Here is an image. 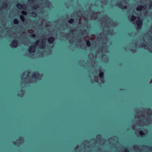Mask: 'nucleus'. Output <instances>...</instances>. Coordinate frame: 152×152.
Wrapping results in <instances>:
<instances>
[{
  "mask_svg": "<svg viewBox=\"0 0 152 152\" xmlns=\"http://www.w3.org/2000/svg\"><path fill=\"white\" fill-rule=\"evenodd\" d=\"M143 23V20L142 19L137 20V28L139 29L141 28Z\"/></svg>",
  "mask_w": 152,
  "mask_h": 152,
  "instance_id": "nucleus-1",
  "label": "nucleus"
},
{
  "mask_svg": "<svg viewBox=\"0 0 152 152\" xmlns=\"http://www.w3.org/2000/svg\"><path fill=\"white\" fill-rule=\"evenodd\" d=\"M35 50V46L32 45L30 46L28 48V51L30 53H34Z\"/></svg>",
  "mask_w": 152,
  "mask_h": 152,
  "instance_id": "nucleus-2",
  "label": "nucleus"
},
{
  "mask_svg": "<svg viewBox=\"0 0 152 152\" xmlns=\"http://www.w3.org/2000/svg\"><path fill=\"white\" fill-rule=\"evenodd\" d=\"M16 6L19 9H23L24 10L26 9V5H24L23 6L21 4L18 3L16 4Z\"/></svg>",
  "mask_w": 152,
  "mask_h": 152,
  "instance_id": "nucleus-3",
  "label": "nucleus"
},
{
  "mask_svg": "<svg viewBox=\"0 0 152 152\" xmlns=\"http://www.w3.org/2000/svg\"><path fill=\"white\" fill-rule=\"evenodd\" d=\"M18 41L16 39H14L12 41V45L14 47L16 48L18 46Z\"/></svg>",
  "mask_w": 152,
  "mask_h": 152,
  "instance_id": "nucleus-4",
  "label": "nucleus"
},
{
  "mask_svg": "<svg viewBox=\"0 0 152 152\" xmlns=\"http://www.w3.org/2000/svg\"><path fill=\"white\" fill-rule=\"evenodd\" d=\"M145 6H142V5H139L137 8V11H139L141 10H142L145 9Z\"/></svg>",
  "mask_w": 152,
  "mask_h": 152,
  "instance_id": "nucleus-5",
  "label": "nucleus"
},
{
  "mask_svg": "<svg viewBox=\"0 0 152 152\" xmlns=\"http://www.w3.org/2000/svg\"><path fill=\"white\" fill-rule=\"evenodd\" d=\"M54 40V38L53 37H50L48 39V42L50 44H53Z\"/></svg>",
  "mask_w": 152,
  "mask_h": 152,
  "instance_id": "nucleus-6",
  "label": "nucleus"
},
{
  "mask_svg": "<svg viewBox=\"0 0 152 152\" xmlns=\"http://www.w3.org/2000/svg\"><path fill=\"white\" fill-rule=\"evenodd\" d=\"M117 5L120 7H123V8L124 9H126L127 8V7L126 6H124L123 7V4H122V3L121 2H119L117 3Z\"/></svg>",
  "mask_w": 152,
  "mask_h": 152,
  "instance_id": "nucleus-7",
  "label": "nucleus"
},
{
  "mask_svg": "<svg viewBox=\"0 0 152 152\" xmlns=\"http://www.w3.org/2000/svg\"><path fill=\"white\" fill-rule=\"evenodd\" d=\"M39 74L38 72L36 73H33L32 75V77L34 79H37L39 77Z\"/></svg>",
  "mask_w": 152,
  "mask_h": 152,
  "instance_id": "nucleus-8",
  "label": "nucleus"
},
{
  "mask_svg": "<svg viewBox=\"0 0 152 152\" xmlns=\"http://www.w3.org/2000/svg\"><path fill=\"white\" fill-rule=\"evenodd\" d=\"M104 72L101 70H99V76L100 78H103L104 77Z\"/></svg>",
  "mask_w": 152,
  "mask_h": 152,
  "instance_id": "nucleus-9",
  "label": "nucleus"
},
{
  "mask_svg": "<svg viewBox=\"0 0 152 152\" xmlns=\"http://www.w3.org/2000/svg\"><path fill=\"white\" fill-rule=\"evenodd\" d=\"M45 43L43 42H40L39 46L40 48H43L45 46Z\"/></svg>",
  "mask_w": 152,
  "mask_h": 152,
  "instance_id": "nucleus-10",
  "label": "nucleus"
},
{
  "mask_svg": "<svg viewBox=\"0 0 152 152\" xmlns=\"http://www.w3.org/2000/svg\"><path fill=\"white\" fill-rule=\"evenodd\" d=\"M75 21V20L74 18H72L68 20V22L70 24L73 23Z\"/></svg>",
  "mask_w": 152,
  "mask_h": 152,
  "instance_id": "nucleus-11",
  "label": "nucleus"
},
{
  "mask_svg": "<svg viewBox=\"0 0 152 152\" xmlns=\"http://www.w3.org/2000/svg\"><path fill=\"white\" fill-rule=\"evenodd\" d=\"M13 23L15 24H17L19 23V21L17 19H15L13 20Z\"/></svg>",
  "mask_w": 152,
  "mask_h": 152,
  "instance_id": "nucleus-12",
  "label": "nucleus"
},
{
  "mask_svg": "<svg viewBox=\"0 0 152 152\" xmlns=\"http://www.w3.org/2000/svg\"><path fill=\"white\" fill-rule=\"evenodd\" d=\"M39 7L38 5H33L32 8L34 10H36L37 9L39 8Z\"/></svg>",
  "mask_w": 152,
  "mask_h": 152,
  "instance_id": "nucleus-13",
  "label": "nucleus"
},
{
  "mask_svg": "<svg viewBox=\"0 0 152 152\" xmlns=\"http://www.w3.org/2000/svg\"><path fill=\"white\" fill-rule=\"evenodd\" d=\"M136 19V16H135L134 15H132L131 18V20L133 22Z\"/></svg>",
  "mask_w": 152,
  "mask_h": 152,
  "instance_id": "nucleus-14",
  "label": "nucleus"
},
{
  "mask_svg": "<svg viewBox=\"0 0 152 152\" xmlns=\"http://www.w3.org/2000/svg\"><path fill=\"white\" fill-rule=\"evenodd\" d=\"M2 5L3 6V7L5 8H6L7 5V3L6 2H4L2 3Z\"/></svg>",
  "mask_w": 152,
  "mask_h": 152,
  "instance_id": "nucleus-15",
  "label": "nucleus"
},
{
  "mask_svg": "<svg viewBox=\"0 0 152 152\" xmlns=\"http://www.w3.org/2000/svg\"><path fill=\"white\" fill-rule=\"evenodd\" d=\"M86 44L88 46L90 47L91 45L90 42L89 40H88L86 42Z\"/></svg>",
  "mask_w": 152,
  "mask_h": 152,
  "instance_id": "nucleus-16",
  "label": "nucleus"
},
{
  "mask_svg": "<svg viewBox=\"0 0 152 152\" xmlns=\"http://www.w3.org/2000/svg\"><path fill=\"white\" fill-rule=\"evenodd\" d=\"M139 133V134L141 136L144 135H145V134L142 131H140Z\"/></svg>",
  "mask_w": 152,
  "mask_h": 152,
  "instance_id": "nucleus-17",
  "label": "nucleus"
},
{
  "mask_svg": "<svg viewBox=\"0 0 152 152\" xmlns=\"http://www.w3.org/2000/svg\"><path fill=\"white\" fill-rule=\"evenodd\" d=\"M20 18L21 20L23 21L24 19H25V18H24V17L22 16V15H20Z\"/></svg>",
  "mask_w": 152,
  "mask_h": 152,
  "instance_id": "nucleus-18",
  "label": "nucleus"
},
{
  "mask_svg": "<svg viewBox=\"0 0 152 152\" xmlns=\"http://www.w3.org/2000/svg\"><path fill=\"white\" fill-rule=\"evenodd\" d=\"M31 14L33 15L34 17H36L37 16V14L35 12H32L31 13Z\"/></svg>",
  "mask_w": 152,
  "mask_h": 152,
  "instance_id": "nucleus-19",
  "label": "nucleus"
},
{
  "mask_svg": "<svg viewBox=\"0 0 152 152\" xmlns=\"http://www.w3.org/2000/svg\"><path fill=\"white\" fill-rule=\"evenodd\" d=\"M21 13L23 15H26V12L24 11H22Z\"/></svg>",
  "mask_w": 152,
  "mask_h": 152,
  "instance_id": "nucleus-20",
  "label": "nucleus"
},
{
  "mask_svg": "<svg viewBox=\"0 0 152 152\" xmlns=\"http://www.w3.org/2000/svg\"><path fill=\"white\" fill-rule=\"evenodd\" d=\"M124 150L125 152H129V150L127 148H125Z\"/></svg>",
  "mask_w": 152,
  "mask_h": 152,
  "instance_id": "nucleus-21",
  "label": "nucleus"
},
{
  "mask_svg": "<svg viewBox=\"0 0 152 152\" xmlns=\"http://www.w3.org/2000/svg\"><path fill=\"white\" fill-rule=\"evenodd\" d=\"M141 45L142 47H145L147 46L144 43L142 44Z\"/></svg>",
  "mask_w": 152,
  "mask_h": 152,
  "instance_id": "nucleus-22",
  "label": "nucleus"
},
{
  "mask_svg": "<svg viewBox=\"0 0 152 152\" xmlns=\"http://www.w3.org/2000/svg\"><path fill=\"white\" fill-rule=\"evenodd\" d=\"M31 36L32 37H36V35L35 34H32L31 35Z\"/></svg>",
  "mask_w": 152,
  "mask_h": 152,
  "instance_id": "nucleus-23",
  "label": "nucleus"
},
{
  "mask_svg": "<svg viewBox=\"0 0 152 152\" xmlns=\"http://www.w3.org/2000/svg\"><path fill=\"white\" fill-rule=\"evenodd\" d=\"M39 43V40H37L36 42H35V44L36 45H38V43Z\"/></svg>",
  "mask_w": 152,
  "mask_h": 152,
  "instance_id": "nucleus-24",
  "label": "nucleus"
},
{
  "mask_svg": "<svg viewBox=\"0 0 152 152\" xmlns=\"http://www.w3.org/2000/svg\"><path fill=\"white\" fill-rule=\"evenodd\" d=\"M97 137H101V135L100 134H98L97 136Z\"/></svg>",
  "mask_w": 152,
  "mask_h": 152,
  "instance_id": "nucleus-25",
  "label": "nucleus"
},
{
  "mask_svg": "<svg viewBox=\"0 0 152 152\" xmlns=\"http://www.w3.org/2000/svg\"><path fill=\"white\" fill-rule=\"evenodd\" d=\"M86 31H87V30L86 29H85L83 30V31L84 32H86Z\"/></svg>",
  "mask_w": 152,
  "mask_h": 152,
  "instance_id": "nucleus-26",
  "label": "nucleus"
},
{
  "mask_svg": "<svg viewBox=\"0 0 152 152\" xmlns=\"http://www.w3.org/2000/svg\"><path fill=\"white\" fill-rule=\"evenodd\" d=\"M150 8H152V4H151L150 5Z\"/></svg>",
  "mask_w": 152,
  "mask_h": 152,
  "instance_id": "nucleus-27",
  "label": "nucleus"
},
{
  "mask_svg": "<svg viewBox=\"0 0 152 152\" xmlns=\"http://www.w3.org/2000/svg\"><path fill=\"white\" fill-rule=\"evenodd\" d=\"M16 142H14V144L15 145H16Z\"/></svg>",
  "mask_w": 152,
  "mask_h": 152,
  "instance_id": "nucleus-28",
  "label": "nucleus"
},
{
  "mask_svg": "<svg viewBox=\"0 0 152 152\" xmlns=\"http://www.w3.org/2000/svg\"><path fill=\"white\" fill-rule=\"evenodd\" d=\"M149 149H151V150H152V147H150L149 148Z\"/></svg>",
  "mask_w": 152,
  "mask_h": 152,
  "instance_id": "nucleus-29",
  "label": "nucleus"
},
{
  "mask_svg": "<svg viewBox=\"0 0 152 152\" xmlns=\"http://www.w3.org/2000/svg\"><path fill=\"white\" fill-rule=\"evenodd\" d=\"M74 31H75L74 30H72V33H73Z\"/></svg>",
  "mask_w": 152,
  "mask_h": 152,
  "instance_id": "nucleus-30",
  "label": "nucleus"
},
{
  "mask_svg": "<svg viewBox=\"0 0 152 152\" xmlns=\"http://www.w3.org/2000/svg\"><path fill=\"white\" fill-rule=\"evenodd\" d=\"M30 73V72L29 71H28V72H27V73L28 74H29Z\"/></svg>",
  "mask_w": 152,
  "mask_h": 152,
  "instance_id": "nucleus-31",
  "label": "nucleus"
},
{
  "mask_svg": "<svg viewBox=\"0 0 152 152\" xmlns=\"http://www.w3.org/2000/svg\"><path fill=\"white\" fill-rule=\"evenodd\" d=\"M29 1H33L34 0H28Z\"/></svg>",
  "mask_w": 152,
  "mask_h": 152,
  "instance_id": "nucleus-32",
  "label": "nucleus"
},
{
  "mask_svg": "<svg viewBox=\"0 0 152 152\" xmlns=\"http://www.w3.org/2000/svg\"><path fill=\"white\" fill-rule=\"evenodd\" d=\"M146 13H147V12H146L145 14H146Z\"/></svg>",
  "mask_w": 152,
  "mask_h": 152,
  "instance_id": "nucleus-33",
  "label": "nucleus"
},
{
  "mask_svg": "<svg viewBox=\"0 0 152 152\" xmlns=\"http://www.w3.org/2000/svg\"><path fill=\"white\" fill-rule=\"evenodd\" d=\"M71 33H72V31H71Z\"/></svg>",
  "mask_w": 152,
  "mask_h": 152,
  "instance_id": "nucleus-34",
  "label": "nucleus"
}]
</instances>
